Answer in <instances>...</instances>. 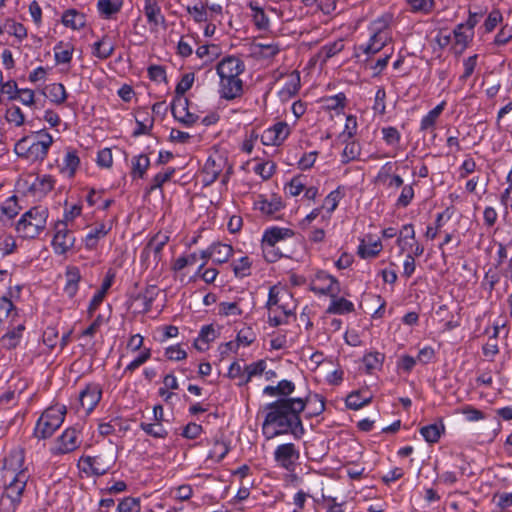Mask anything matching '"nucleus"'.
<instances>
[{
    "mask_svg": "<svg viewBox=\"0 0 512 512\" xmlns=\"http://www.w3.org/2000/svg\"><path fill=\"white\" fill-rule=\"evenodd\" d=\"M210 245L214 264L221 265L227 263L234 254V248L231 244L213 242Z\"/></svg>",
    "mask_w": 512,
    "mask_h": 512,
    "instance_id": "58836bf2",
    "label": "nucleus"
},
{
    "mask_svg": "<svg viewBox=\"0 0 512 512\" xmlns=\"http://www.w3.org/2000/svg\"><path fill=\"white\" fill-rule=\"evenodd\" d=\"M385 361V354L379 351L366 352L362 357V363L366 374L372 375L375 371H380Z\"/></svg>",
    "mask_w": 512,
    "mask_h": 512,
    "instance_id": "ea45409f",
    "label": "nucleus"
},
{
    "mask_svg": "<svg viewBox=\"0 0 512 512\" xmlns=\"http://www.w3.org/2000/svg\"><path fill=\"white\" fill-rule=\"evenodd\" d=\"M273 458L277 467L294 472L299 463L300 450L294 443H283L275 448Z\"/></svg>",
    "mask_w": 512,
    "mask_h": 512,
    "instance_id": "4468645a",
    "label": "nucleus"
},
{
    "mask_svg": "<svg viewBox=\"0 0 512 512\" xmlns=\"http://www.w3.org/2000/svg\"><path fill=\"white\" fill-rule=\"evenodd\" d=\"M497 268H489L485 273L481 285L484 290L492 293L496 285L500 282L502 276L501 270L498 272Z\"/></svg>",
    "mask_w": 512,
    "mask_h": 512,
    "instance_id": "338daca9",
    "label": "nucleus"
},
{
    "mask_svg": "<svg viewBox=\"0 0 512 512\" xmlns=\"http://www.w3.org/2000/svg\"><path fill=\"white\" fill-rule=\"evenodd\" d=\"M391 41V36L369 33L368 41L356 47L355 56L359 57L361 53L368 57L373 56L380 52Z\"/></svg>",
    "mask_w": 512,
    "mask_h": 512,
    "instance_id": "412c9836",
    "label": "nucleus"
},
{
    "mask_svg": "<svg viewBox=\"0 0 512 512\" xmlns=\"http://www.w3.org/2000/svg\"><path fill=\"white\" fill-rule=\"evenodd\" d=\"M114 465L113 459H108L106 455L96 456L83 455L78 461V468L87 477H100L107 474Z\"/></svg>",
    "mask_w": 512,
    "mask_h": 512,
    "instance_id": "ddd939ff",
    "label": "nucleus"
},
{
    "mask_svg": "<svg viewBox=\"0 0 512 512\" xmlns=\"http://www.w3.org/2000/svg\"><path fill=\"white\" fill-rule=\"evenodd\" d=\"M171 112L177 121L187 126L194 124L198 120V116L189 111L188 100L184 97H178L173 100L171 103Z\"/></svg>",
    "mask_w": 512,
    "mask_h": 512,
    "instance_id": "a878e982",
    "label": "nucleus"
},
{
    "mask_svg": "<svg viewBox=\"0 0 512 512\" xmlns=\"http://www.w3.org/2000/svg\"><path fill=\"white\" fill-rule=\"evenodd\" d=\"M306 408L303 398H280L264 406L262 434L266 440L291 434L300 439L305 429L300 414Z\"/></svg>",
    "mask_w": 512,
    "mask_h": 512,
    "instance_id": "f03ea898",
    "label": "nucleus"
},
{
    "mask_svg": "<svg viewBox=\"0 0 512 512\" xmlns=\"http://www.w3.org/2000/svg\"><path fill=\"white\" fill-rule=\"evenodd\" d=\"M5 119L8 123L21 127L25 123V115L19 106L13 105L7 108Z\"/></svg>",
    "mask_w": 512,
    "mask_h": 512,
    "instance_id": "774afa93",
    "label": "nucleus"
},
{
    "mask_svg": "<svg viewBox=\"0 0 512 512\" xmlns=\"http://www.w3.org/2000/svg\"><path fill=\"white\" fill-rule=\"evenodd\" d=\"M196 57L201 61L198 69L212 63L219 56V47L214 44H205L195 47Z\"/></svg>",
    "mask_w": 512,
    "mask_h": 512,
    "instance_id": "37998d69",
    "label": "nucleus"
},
{
    "mask_svg": "<svg viewBox=\"0 0 512 512\" xmlns=\"http://www.w3.org/2000/svg\"><path fill=\"white\" fill-rule=\"evenodd\" d=\"M196 46H198L197 37L191 34L183 35L177 43V54L182 58L189 57L193 54Z\"/></svg>",
    "mask_w": 512,
    "mask_h": 512,
    "instance_id": "864d4df0",
    "label": "nucleus"
},
{
    "mask_svg": "<svg viewBox=\"0 0 512 512\" xmlns=\"http://www.w3.org/2000/svg\"><path fill=\"white\" fill-rule=\"evenodd\" d=\"M321 102L325 111L334 112L335 115L339 116L344 114L348 99L344 92H339L335 95L323 97Z\"/></svg>",
    "mask_w": 512,
    "mask_h": 512,
    "instance_id": "7c9ffc66",
    "label": "nucleus"
},
{
    "mask_svg": "<svg viewBox=\"0 0 512 512\" xmlns=\"http://www.w3.org/2000/svg\"><path fill=\"white\" fill-rule=\"evenodd\" d=\"M345 197V188L343 186H338L336 189L329 192L323 200L322 205L320 207L323 210L322 213V222L329 223L332 217V214L339 206L341 200Z\"/></svg>",
    "mask_w": 512,
    "mask_h": 512,
    "instance_id": "5701e85b",
    "label": "nucleus"
},
{
    "mask_svg": "<svg viewBox=\"0 0 512 512\" xmlns=\"http://www.w3.org/2000/svg\"><path fill=\"white\" fill-rule=\"evenodd\" d=\"M300 87V74L298 72H294L285 81L280 90V95L283 98H291L299 92Z\"/></svg>",
    "mask_w": 512,
    "mask_h": 512,
    "instance_id": "5fc2aeb1",
    "label": "nucleus"
},
{
    "mask_svg": "<svg viewBox=\"0 0 512 512\" xmlns=\"http://www.w3.org/2000/svg\"><path fill=\"white\" fill-rule=\"evenodd\" d=\"M446 105V101L443 100L421 117L419 124L420 133H432L436 130L437 123L445 110Z\"/></svg>",
    "mask_w": 512,
    "mask_h": 512,
    "instance_id": "393cba45",
    "label": "nucleus"
},
{
    "mask_svg": "<svg viewBox=\"0 0 512 512\" xmlns=\"http://www.w3.org/2000/svg\"><path fill=\"white\" fill-rule=\"evenodd\" d=\"M114 220L108 219L96 222L93 227L82 238L84 248L87 251H94L98 248L99 242L103 240L113 229Z\"/></svg>",
    "mask_w": 512,
    "mask_h": 512,
    "instance_id": "f3484780",
    "label": "nucleus"
},
{
    "mask_svg": "<svg viewBox=\"0 0 512 512\" xmlns=\"http://www.w3.org/2000/svg\"><path fill=\"white\" fill-rule=\"evenodd\" d=\"M371 401L372 396L367 392L356 390L347 395L345 405L348 409L357 411L370 404Z\"/></svg>",
    "mask_w": 512,
    "mask_h": 512,
    "instance_id": "c03bdc74",
    "label": "nucleus"
},
{
    "mask_svg": "<svg viewBox=\"0 0 512 512\" xmlns=\"http://www.w3.org/2000/svg\"><path fill=\"white\" fill-rule=\"evenodd\" d=\"M217 337V332L212 324L201 327L197 338L194 341V347L201 352L208 350L209 344Z\"/></svg>",
    "mask_w": 512,
    "mask_h": 512,
    "instance_id": "79ce46f5",
    "label": "nucleus"
},
{
    "mask_svg": "<svg viewBox=\"0 0 512 512\" xmlns=\"http://www.w3.org/2000/svg\"><path fill=\"white\" fill-rule=\"evenodd\" d=\"M135 120L136 128L133 132L135 136L147 134L153 127L154 119L149 112L144 109L136 112Z\"/></svg>",
    "mask_w": 512,
    "mask_h": 512,
    "instance_id": "09e8293b",
    "label": "nucleus"
},
{
    "mask_svg": "<svg viewBox=\"0 0 512 512\" xmlns=\"http://www.w3.org/2000/svg\"><path fill=\"white\" fill-rule=\"evenodd\" d=\"M1 210V221L4 222L3 217H6L7 220L14 219L20 212L21 207L18 204V200L16 196L8 197L0 206Z\"/></svg>",
    "mask_w": 512,
    "mask_h": 512,
    "instance_id": "6e6d98bb",
    "label": "nucleus"
},
{
    "mask_svg": "<svg viewBox=\"0 0 512 512\" xmlns=\"http://www.w3.org/2000/svg\"><path fill=\"white\" fill-rule=\"evenodd\" d=\"M285 206L282 197L277 193L258 194L253 202V209L268 220L279 219V213Z\"/></svg>",
    "mask_w": 512,
    "mask_h": 512,
    "instance_id": "f8f14e48",
    "label": "nucleus"
},
{
    "mask_svg": "<svg viewBox=\"0 0 512 512\" xmlns=\"http://www.w3.org/2000/svg\"><path fill=\"white\" fill-rule=\"evenodd\" d=\"M81 444L80 431L76 427H67L52 442L49 453L53 457H61L73 453Z\"/></svg>",
    "mask_w": 512,
    "mask_h": 512,
    "instance_id": "9b49d317",
    "label": "nucleus"
},
{
    "mask_svg": "<svg viewBox=\"0 0 512 512\" xmlns=\"http://www.w3.org/2000/svg\"><path fill=\"white\" fill-rule=\"evenodd\" d=\"M414 185H416V181L401 187L400 195L395 202L397 208H406L412 203L415 197Z\"/></svg>",
    "mask_w": 512,
    "mask_h": 512,
    "instance_id": "e2e57ef3",
    "label": "nucleus"
},
{
    "mask_svg": "<svg viewBox=\"0 0 512 512\" xmlns=\"http://www.w3.org/2000/svg\"><path fill=\"white\" fill-rule=\"evenodd\" d=\"M159 293L160 288L156 284L148 285L145 291L135 298L138 311L141 313H147L151 309V305Z\"/></svg>",
    "mask_w": 512,
    "mask_h": 512,
    "instance_id": "72a5a7b5",
    "label": "nucleus"
},
{
    "mask_svg": "<svg viewBox=\"0 0 512 512\" xmlns=\"http://www.w3.org/2000/svg\"><path fill=\"white\" fill-rule=\"evenodd\" d=\"M62 23L65 27L73 30H79L86 24V17L83 13L75 9H69L62 15Z\"/></svg>",
    "mask_w": 512,
    "mask_h": 512,
    "instance_id": "8fccbe9b",
    "label": "nucleus"
},
{
    "mask_svg": "<svg viewBox=\"0 0 512 512\" xmlns=\"http://www.w3.org/2000/svg\"><path fill=\"white\" fill-rule=\"evenodd\" d=\"M66 414V405L61 403L51 404L37 419L32 436L38 441L50 439L64 423Z\"/></svg>",
    "mask_w": 512,
    "mask_h": 512,
    "instance_id": "0eeeda50",
    "label": "nucleus"
},
{
    "mask_svg": "<svg viewBox=\"0 0 512 512\" xmlns=\"http://www.w3.org/2000/svg\"><path fill=\"white\" fill-rule=\"evenodd\" d=\"M232 173V166L229 165L226 156L214 151L207 157L201 172V183L203 187H209L221 177V183L227 185Z\"/></svg>",
    "mask_w": 512,
    "mask_h": 512,
    "instance_id": "1a4fd4ad",
    "label": "nucleus"
},
{
    "mask_svg": "<svg viewBox=\"0 0 512 512\" xmlns=\"http://www.w3.org/2000/svg\"><path fill=\"white\" fill-rule=\"evenodd\" d=\"M26 330V326L24 322L11 324L5 334H3L0 338V342L3 348L7 350H12L17 348L23 338L24 331Z\"/></svg>",
    "mask_w": 512,
    "mask_h": 512,
    "instance_id": "bb28decb",
    "label": "nucleus"
},
{
    "mask_svg": "<svg viewBox=\"0 0 512 512\" xmlns=\"http://www.w3.org/2000/svg\"><path fill=\"white\" fill-rule=\"evenodd\" d=\"M160 410V403L153 406L151 415H142L139 427L144 431L145 434L154 438H160V423L157 416V412Z\"/></svg>",
    "mask_w": 512,
    "mask_h": 512,
    "instance_id": "c756f323",
    "label": "nucleus"
},
{
    "mask_svg": "<svg viewBox=\"0 0 512 512\" xmlns=\"http://www.w3.org/2000/svg\"><path fill=\"white\" fill-rule=\"evenodd\" d=\"M307 175L299 173L294 175L289 182L284 185V192L289 197H297L302 192L307 185Z\"/></svg>",
    "mask_w": 512,
    "mask_h": 512,
    "instance_id": "de8ad7c7",
    "label": "nucleus"
},
{
    "mask_svg": "<svg viewBox=\"0 0 512 512\" xmlns=\"http://www.w3.org/2000/svg\"><path fill=\"white\" fill-rule=\"evenodd\" d=\"M150 166V159L145 154H140L132 159L131 176L133 179L143 178Z\"/></svg>",
    "mask_w": 512,
    "mask_h": 512,
    "instance_id": "4d7b16f0",
    "label": "nucleus"
},
{
    "mask_svg": "<svg viewBox=\"0 0 512 512\" xmlns=\"http://www.w3.org/2000/svg\"><path fill=\"white\" fill-rule=\"evenodd\" d=\"M445 432V426L442 421L439 423H433L429 425L422 426L419 429L420 435L424 438V440L430 444L437 443L442 434Z\"/></svg>",
    "mask_w": 512,
    "mask_h": 512,
    "instance_id": "a18cd8bd",
    "label": "nucleus"
},
{
    "mask_svg": "<svg viewBox=\"0 0 512 512\" xmlns=\"http://www.w3.org/2000/svg\"><path fill=\"white\" fill-rule=\"evenodd\" d=\"M265 308L268 311L267 322L270 327L286 325L290 318L295 317L296 305L293 303L292 294L277 285L270 287Z\"/></svg>",
    "mask_w": 512,
    "mask_h": 512,
    "instance_id": "20e7f679",
    "label": "nucleus"
},
{
    "mask_svg": "<svg viewBox=\"0 0 512 512\" xmlns=\"http://www.w3.org/2000/svg\"><path fill=\"white\" fill-rule=\"evenodd\" d=\"M331 300L326 309L327 314L346 315L354 312V303L344 297L338 295L330 296Z\"/></svg>",
    "mask_w": 512,
    "mask_h": 512,
    "instance_id": "e433bc0d",
    "label": "nucleus"
},
{
    "mask_svg": "<svg viewBox=\"0 0 512 512\" xmlns=\"http://www.w3.org/2000/svg\"><path fill=\"white\" fill-rule=\"evenodd\" d=\"M382 140L392 148H398L402 139L400 131L394 126H386L381 129Z\"/></svg>",
    "mask_w": 512,
    "mask_h": 512,
    "instance_id": "052dcab7",
    "label": "nucleus"
},
{
    "mask_svg": "<svg viewBox=\"0 0 512 512\" xmlns=\"http://www.w3.org/2000/svg\"><path fill=\"white\" fill-rule=\"evenodd\" d=\"M344 46L345 45L343 39H337L335 41L328 42L320 48L317 56L321 62L325 64L329 59L342 52Z\"/></svg>",
    "mask_w": 512,
    "mask_h": 512,
    "instance_id": "3c124183",
    "label": "nucleus"
},
{
    "mask_svg": "<svg viewBox=\"0 0 512 512\" xmlns=\"http://www.w3.org/2000/svg\"><path fill=\"white\" fill-rule=\"evenodd\" d=\"M83 205L81 202L68 204L67 201L64 203V209L62 218L58 219L56 222L66 224L69 226L72 224L78 217L82 215Z\"/></svg>",
    "mask_w": 512,
    "mask_h": 512,
    "instance_id": "603ef678",
    "label": "nucleus"
},
{
    "mask_svg": "<svg viewBox=\"0 0 512 512\" xmlns=\"http://www.w3.org/2000/svg\"><path fill=\"white\" fill-rule=\"evenodd\" d=\"M280 52V47L275 42L256 43L254 45V53L261 58L270 59Z\"/></svg>",
    "mask_w": 512,
    "mask_h": 512,
    "instance_id": "0e129e2a",
    "label": "nucleus"
},
{
    "mask_svg": "<svg viewBox=\"0 0 512 512\" xmlns=\"http://www.w3.org/2000/svg\"><path fill=\"white\" fill-rule=\"evenodd\" d=\"M295 236L294 230L288 227L270 226L262 234L261 249L264 259L268 263H275L282 257H288L277 246L278 243Z\"/></svg>",
    "mask_w": 512,
    "mask_h": 512,
    "instance_id": "6e6552de",
    "label": "nucleus"
},
{
    "mask_svg": "<svg viewBox=\"0 0 512 512\" xmlns=\"http://www.w3.org/2000/svg\"><path fill=\"white\" fill-rule=\"evenodd\" d=\"M31 475L25 450L19 446L9 450L0 469V512H17Z\"/></svg>",
    "mask_w": 512,
    "mask_h": 512,
    "instance_id": "f257e3e1",
    "label": "nucleus"
},
{
    "mask_svg": "<svg viewBox=\"0 0 512 512\" xmlns=\"http://www.w3.org/2000/svg\"><path fill=\"white\" fill-rule=\"evenodd\" d=\"M391 162H386L377 173V180L389 189H398L404 185V180L399 174H391Z\"/></svg>",
    "mask_w": 512,
    "mask_h": 512,
    "instance_id": "f704fd0d",
    "label": "nucleus"
},
{
    "mask_svg": "<svg viewBox=\"0 0 512 512\" xmlns=\"http://www.w3.org/2000/svg\"><path fill=\"white\" fill-rule=\"evenodd\" d=\"M102 386L99 383L90 382L79 393L78 399L86 414H90L102 399Z\"/></svg>",
    "mask_w": 512,
    "mask_h": 512,
    "instance_id": "a211bd4d",
    "label": "nucleus"
},
{
    "mask_svg": "<svg viewBox=\"0 0 512 512\" xmlns=\"http://www.w3.org/2000/svg\"><path fill=\"white\" fill-rule=\"evenodd\" d=\"M48 217L47 207L41 205L31 207L16 222L15 231L22 239H36L45 230Z\"/></svg>",
    "mask_w": 512,
    "mask_h": 512,
    "instance_id": "423d86ee",
    "label": "nucleus"
},
{
    "mask_svg": "<svg viewBox=\"0 0 512 512\" xmlns=\"http://www.w3.org/2000/svg\"><path fill=\"white\" fill-rule=\"evenodd\" d=\"M382 251L383 244L380 238L368 234L359 240L357 255L363 260L375 259Z\"/></svg>",
    "mask_w": 512,
    "mask_h": 512,
    "instance_id": "aec40b11",
    "label": "nucleus"
},
{
    "mask_svg": "<svg viewBox=\"0 0 512 512\" xmlns=\"http://www.w3.org/2000/svg\"><path fill=\"white\" fill-rule=\"evenodd\" d=\"M246 70L245 62L238 56L227 55L215 66L219 78L217 92L220 99L233 101L244 94L241 76Z\"/></svg>",
    "mask_w": 512,
    "mask_h": 512,
    "instance_id": "7ed1b4c3",
    "label": "nucleus"
},
{
    "mask_svg": "<svg viewBox=\"0 0 512 512\" xmlns=\"http://www.w3.org/2000/svg\"><path fill=\"white\" fill-rule=\"evenodd\" d=\"M3 30H6L7 34L14 36L19 42L27 37L26 27L22 23L16 22L13 19L5 20L3 23Z\"/></svg>",
    "mask_w": 512,
    "mask_h": 512,
    "instance_id": "bf43d9fd",
    "label": "nucleus"
},
{
    "mask_svg": "<svg viewBox=\"0 0 512 512\" xmlns=\"http://www.w3.org/2000/svg\"><path fill=\"white\" fill-rule=\"evenodd\" d=\"M56 182V178L50 174L37 175L28 191L34 198L42 199L54 189Z\"/></svg>",
    "mask_w": 512,
    "mask_h": 512,
    "instance_id": "4be33fe9",
    "label": "nucleus"
},
{
    "mask_svg": "<svg viewBox=\"0 0 512 512\" xmlns=\"http://www.w3.org/2000/svg\"><path fill=\"white\" fill-rule=\"evenodd\" d=\"M53 142V136L45 129H41L20 138L14 145V152L19 158L28 162H42L47 157Z\"/></svg>",
    "mask_w": 512,
    "mask_h": 512,
    "instance_id": "39448f33",
    "label": "nucleus"
},
{
    "mask_svg": "<svg viewBox=\"0 0 512 512\" xmlns=\"http://www.w3.org/2000/svg\"><path fill=\"white\" fill-rule=\"evenodd\" d=\"M50 246L56 256L67 257L75 246L76 236L66 224L54 222L51 228Z\"/></svg>",
    "mask_w": 512,
    "mask_h": 512,
    "instance_id": "9d476101",
    "label": "nucleus"
},
{
    "mask_svg": "<svg viewBox=\"0 0 512 512\" xmlns=\"http://www.w3.org/2000/svg\"><path fill=\"white\" fill-rule=\"evenodd\" d=\"M306 406L310 409V416H318L325 410V399L320 394L309 395L304 399Z\"/></svg>",
    "mask_w": 512,
    "mask_h": 512,
    "instance_id": "69168bd1",
    "label": "nucleus"
},
{
    "mask_svg": "<svg viewBox=\"0 0 512 512\" xmlns=\"http://www.w3.org/2000/svg\"><path fill=\"white\" fill-rule=\"evenodd\" d=\"M156 234L142 249L140 253V262L147 268L151 265L157 267L160 262V241L157 239Z\"/></svg>",
    "mask_w": 512,
    "mask_h": 512,
    "instance_id": "c85d7f7f",
    "label": "nucleus"
},
{
    "mask_svg": "<svg viewBox=\"0 0 512 512\" xmlns=\"http://www.w3.org/2000/svg\"><path fill=\"white\" fill-rule=\"evenodd\" d=\"M350 140L351 141L346 142L341 154V162L343 164L359 159L361 154L360 144L355 140Z\"/></svg>",
    "mask_w": 512,
    "mask_h": 512,
    "instance_id": "680f3d73",
    "label": "nucleus"
},
{
    "mask_svg": "<svg viewBox=\"0 0 512 512\" xmlns=\"http://www.w3.org/2000/svg\"><path fill=\"white\" fill-rule=\"evenodd\" d=\"M454 48L457 53H462L473 40L474 31L465 28L463 24H458L453 30Z\"/></svg>",
    "mask_w": 512,
    "mask_h": 512,
    "instance_id": "a19ab883",
    "label": "nucleus"
},
{
    "mask_svg": "<svg viewBox=\"0 0 512 512\" xmlns=\"http://www.w3.org/2000/svg\"><path fill=\"white\" fill-rule=\"evenodd\" d=\"M80 157L76 149L66 148L62 163L58 166L59 173L67 178L73 179L80 167Z\"/></svg>",
    "mask_w": 512,
    "mask_h": 512,
    "instance_id": "b1692460",
    "label": "nucleus"
},
{
    "mask_svg": "<svg viewBox=\"0 0 512 512\" xmlns=\"http://www.w3.org/2000/svg\"><path fill=\"white\" fill-rule=\"evenodd\" d=\"M92 55L99 60H106L115 51V44L109 35H104L92 45Z\"/></svg>",
    "mask_w": 512,
    "mask_h": 512,
    "instance_id": "473e14b6",
    "label": "nucleus"
},
{
    "mask_svg": "<svg viewBox=\"0 0 512 512\" xmlns=\"http://www.w3.org/2000/svg\"><path fill=\"white\" fill-rule=\"evenodd\" d=\"M41 93L48 98V100L57 106L64 104L67 101L68 93L62 83H51L46 85Z\"/></svg>",
    "mask_w": 512,
    "mask_h": 512,
    "instance_id": "2f4dec72",
    "label": "nucleus"
},
{
    "mask_svg": "<svg viewBox=\"0 0 512 512\" xmlns=\"http://www.w3.org/2000/svg\"><path fill=\"white\" fill-rule=\"evenodd\" d=\"M292 132L291 127L285 121H278L263 130L260 142L264 146L279 147L284 144Z\"/></svg>",
    "mask_w": 512,
    "mask_h": 512,
    "instance_id": "dca6fc26",
    "label": "nucleus"
},
{
    "mask_svg": "<svg viewBox=\"0 0 512 512\" xmlns=\"http://www.w3.org/2000/svg\"><path fill=\"white\" fill-rule=\"evenodd\" d=\"M310 290L318 295L334 296L340 292V283L327 271L318 270L311 280Z\"/></svg>",
    "mask_w": 512,
    "mask_h": 512,
    "instance_id": "2eb2a0df",
    "label": "nucleus"
},
{
    "mask_svg": "<svg viewBox=\"0 0 512 512\" xmlns=\"http://www.w3.org/2000/svg\"><path fill=\"white\" fill-rule=\"evenodd\" d=\"M53 51L56 65H70L74 53L72 43L59 41L55 44Z\"/></svg>",
    "mask_w": 512,
    "mask_h": 512,
    "instance_id": "4c0bfd02",
    "label": "nucleus"
},
{
    "mask_svg": "<svg viewBox=\"0 0 512 512\" xmlns=\"http://www.w3.org/2000/svg\"><path fill=\"white\" fill-rule=\"evenodd\" d=\"M22 286L16 285L10 287L5 295L0 296V323L6 321L9 317L18 315V308L13 299L20 297Z\"/></svg>",
    "mask_w": 512,
    "mask_h": 512,
    "instance_id": "6ab92c4d",
    "label": "nucleus"
},
{
    "mask_svg": "<svg viewBox=\"0 0 512 512\" xmlns=\"http://www.w3.org/2000/svg\"><path fill=\"white\" fill-rule=\"evenodd\" d=\"M65 280L63 292L69 299H73L79 291L80 282L82 280L79 267L72 265L67 266L65 269Z\"/></svg>",
    "mask_w": 512,
    "mask_h": 512,
    "instance_id": "cd10ccee",
    "label": "nucleus"
},
{
    "mask_svg": "<svg viewBox=\"0 0 512 512\" xmlns=\"http://www.w3.org/2000/svg\"><path fill=\"white\" fill-rule=\"evenodd\" d=\"M393 22V14L392 13H383L378 16L376 19L370 22L368 25L369 33H376L386 36L392 37L391 24Z\"/></svg>",
    "mask_w": 512,
    "mask_h": 512,
    "instance_id": "c9c22d12",
    "label": "nucleus"
},
{
    "mask_svg": "<svg viewBox=\"0 0 512 512\" xmlns=\"http://www.w3.org/2000/svg\"><path fill=\"white\" fill-rule=\"evenodd\" d=\"M252 259L245 255L238 259H234L230 266L237 279H243L249 277L252 273Z\"/></svg>",
    "mask_w": 512,
    "mask_h": 512,
    "instance_id": "49530a36",
    "label": "nucleus"
},
{
    "mask_svg": "<svg viewBox=\"0 0 512 512\" xmlns=\"http://www.w3.org/2000/svg\"><path fill=\"white\" fill-rule=\"evenodd\" d=\"M230 445L224 439H215L212 448L209 451L208 458L221 462L229 453Z\"/></svg>",
    "mask_w": 512,
    "mask_h": 512,
    "instance_id": "13d9d810",
    "label": "nucleus"
}]
</instances>
